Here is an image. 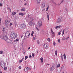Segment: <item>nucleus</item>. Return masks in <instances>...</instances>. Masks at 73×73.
I'll return each instance as SVG.
<instances>
[{"label": "nucleus", "instance_id": "ddd939ff", "mask_svg": "<svg viewBox=\"0 0 73 73\" xmlns=\"http://www.w3.org/2000/svg\"><path fill=\"white\" fill-rule=\"evenodd\" d=\"M28 68L27 67H26L25 68V72H28Z\"/></svg>", "mask_w": 73, "mask_h": 73}, {"label": "nucleus", "instance_id": "c756f323", "mask_svg": "<svg viewBox=\"0 0 73 73\" xmlns=\"http://www.w3.org/2000/svg\"><path fill=\"white\" fill-rule=\"evenodd\" d=\"M60 64H58L57 65L56 68H58V67H60Z\"/></svg>", "mask_w": 73, "mask_h": 73}, {"label": "nucleus", "instance_id": "dca6fc26", "mask_svg": "<svg viewBox=\"0 0 73 73\" xmlns=\"http://www.w3.org/2000/svg\"><path fill=\"white\" fill-rule=\"evenodd\" d=\"M61 26L59 25V26H57L56 27H55V29H57V28H60Z\"/></svg>", "mask_w": 73, "mask_h": 73}, {"label": "nucleus", "instance_id": "13d9d810", "mask_svg": "<svg viewBox=\"0 0 73 73\" xmlns=\"http://www.w3.org/2000/svg\"><path fill=\"white\" fill-rule=\"evenodd\" d=\"M1 23V18H0V23Z\"/></svg>", "mask_w": 73, "mask_h": 73}, {"label": "nucleus", "instance_id": "69168bd1", "mask_svg": "<svg viewBox=\"0 0 73 73\" xmlns=\"http://www.w3.org/2000/svg\"><path fill=\"white\" fill-rule=\"evenodd\" d=\"M27 3H25L24 5H27Z\"/></svg>", "mask_w": 73, "mask_h": 73}, {"label": "nucleus", "instance_id": "39448f33", "mask_svg": "<svg viewBox=\"0 0 73 73\" xmlns=\"http://www.w3.org/2000/svg\"><path fill=\"white\" fill-rule=\"evenodd\" d=\"M69 27L66 28L65 30H63L62 34V36L64 35V31H65V32L66 33H68V32H69Z\"/></svg>", "mask_w": 73, "mask_h": 73}, {"label": "nucleus", "instance_id": "ea45409f", "mask_svg": "<svg viewBox=\"0 0 73 73\" xmlns=\"http://www.w3.org/2000/svg\"><path fill=\"white\" fill-rule=\"evenodd\" d=\"M7 69V67H5L4 68V70H6Z\"/></svg>", "mask_w": 73, "mask_h": 73}, {"label": "nucleus", "instance_id": "bb28decb", "mask_svg": "<svg viewBox=\"0 0 73 73\" xmlns=\"http://www.w3.org/2000/svg\"><path fill=\"white\" fill-rule=\"evenodd\" d=\"M7 9H8L9 10H10V11H11V9H10V8L9 7H7Z\"/></svg>", "mask_w": 73, "mask_h": 73}, {"label": "nucleus", "instance_id": "aec40b11", "mask_svg": "<svg viewBox=\"0 0 73 73\" xmlns=\"http://www.w3.org/2000/svg\"><path fill=\"white\" fill-rule=\"evenodd\" d=\"M40 60H41V62H43V61H44V60H43V58H42V57L40 58Z\"/></svg>", "mask_w": 73, "mask_h": 73}, {"label": "nucleus", "instance_id": "0eeeda50", "mask_svg": "<svg viewBox=\"0 0 73 73\" xmlns=\"http://www.w3.org/2000/svg\"><path fill=\"white\" fill-rule=\"evenodd\" d=\"M56 67V65L54 64H53L52 66L51 67V68H50V71H52L55 69V68Z\"/></svg>", "mask_w": 73, "mask_h": 73}, {"label": "nucleus", "instance_id": "49530a36", "mask_svg": "<svg viewBox=\"0 0 73 73\" xmlns=\"http://www.w3.org/2000/svg\"><path fill=\"white\" fill-rule=\"evenodd\" d=\"M22 62V60H19V62L20 63H21V62Z\"/></svg>", "mask_w": 73, "mask_h": 73}, {"label": "nucleus", "instance_id": "8fccbe9b", "mask_svg": "<svg viewBox=\"0 0 73 73\" xmlns=\"http://www.w3.org/2000/svg\"><path fill=\"white\" fill-rule=\"evenodd\" d=\"M0 7H2V6H3V5H2V3L0 4Z\"/></svg>", "mask_w": 73, "mask_h": 73}, {"label": "nucleus", "instance_id": "1a4fd4ad", "mask_svg": "<svg viewBox=\"0 0 73 73\" xmlns=\"http://www.w3.org/2000/svg\"><path fill=\"white\" fill-rule=\"evenodd\" d=\"M5 25H8L9 24V21H8L7 19L6 20L5 22Z\"/></svg>", "mask_w": 73, "mask_h": 73}, {"label": "nucleus", "instance_id": "6e6552de", "mask_svg": "<svg viewBox=\"0 0 73 73\" xmlns=\"http://www.w3.org/2000/svg\"><path fill=\"white\" fill-rule=\"evenodd\" d=\"M21 27L23 29H25V28H26V25H25V24L24 23L21 24Z\"/></svg>", "mask_w": 73, "mask_h": 73}, {"label": "nucleus", "instance_id": "a19ab883", "mask_svg": "<svg viewBox=\"0 0 73 73\" xmlns=\"http://www.w3.org/2000/svg\"><path fill=\"white\" fill-rule=\"evenodd\" d=\"M32 56L33 57H34V56H35V54L33 53H32Z\"/></svg>", "mask_w": 73, "mask_h": 73}, {"label": "nucleus", "instance_id": "c03bdc74", "mask_svg": "<svg viewBox=\"0 0 73 73\" xmlns=\"http://www.w3.org/2000/svg\"><path fill=\"white\" fill-rule=\"evenodd\" d=\"M60 34H61V33H60V32H59L58 33V35H60Z\"/></svg>", "mask_w": 73, "mask_h": 73}, {"label": "nucleus", "instance_id": "a878e982", "mask_svg": "<svg viewBox=\"0 0 73 73\" xmlns=\"http://www.w3.org/2000/svg\"><path fill=\"white\" fill-rule=\"evenodd\" d=\"M55 55H56V56H57V51L56 50L55 51Z\"/></svg>", "mask_w": 73, "mask_h": 73}, {"label": "nucleus", "instance_id": "4468645a", "mask_svg": "<svg viewBox=\"0 0 73 73\" xmlns=\"http://www.w3.org/2000/svg\"><path fill=\"white\" fill-rule=\"evenodd\" d=\"M1 66L3 68H5V64L4 63H3V66Z\"/></svg>", "mask_w": 73, "mask_h": 73}, {"label": "nucleus", "instance_id": "b1692460", "mask_svg": "<svg viewBox=\"0 0 73 73\" xmlns=\"http://www.w3.org/2000/svg\"><path fill=\"white\" fill-rule=\"evenodd\" d=\"M28 57H29V56H25V60H27V59L28 58Z\"/></svg>", "mask_w": 73, "mask_h": 73}, {"label": "nucleus", "instance_id": "5fc2aeb1", "mask_svg": "<svg viewBox=\"0 0 73 73\" xmlns=\"http://www.w3.org/2000/svg\"><path fill=\"white\" fill-rule=\"evenodd\" d=\"M52 33L53 35H54V32H52Z\"/></svg>", "mask_w": 73, "mask_h": 73}, {"label": "nucleus", "instance_id": "f704fd0d", "mask_svg": "<svg viewBox=\"0 0 73 73\" xmlns=\"http://www.w3.org/2000/svg\"><path fill=\"white\" fill-rule=\"evenodd\" d=\"M33 37L36 38V33H35L34 34V36H33Z\"/></svg>", "mask_w": 73, "mask_h": 73}, {"label": "nucleus", "instance_id": "4be33fe9", "mask_svg": "<svg viewBox=\"0 0 73 73\" xmlns=\"http://www.w3.org/2000/svg\"><path fill=\"white\" fill-rule=\"evenodd\" d=\"M19 15H21V16H24V13H19Z\"/></svg>", "mask_w": 73, "mask_h": 73}, {"label": "nucleus", "instance_id": "5701e85b", "mask_svg": "<svg viewBox=\"0 0 73 73\" xmlns=\"http://www.w3.org/2000/svg\"><path fill=\"white\" fill-rule=\"evenodd\" d=\"M19 41V38H17V39H16V40H15L14 41L15 42H17V41Z\"/></svg>", "mask_w": 73, "mask_h": 73}, {"label": "nucleus", "instance_id": "37998d69", "mask_svg": "<svg viewBox=\"0 0 73 73\" xmlns=\"http://www.w3.org/2000/svg\"><path fill=\"white\" fill-rule=\"evenodd\" d=\"M52 3H53V4H55V5H56V3L54 2V1H52Z\"/></svg>", "mask_w": 73, "mask_h": 73}, {"label": "nucleus", "instance_id": "f8f14e48", "mask_svg": "<svg viewBox=\"0 0 73 73\" xmlns=\"http://www.w3.org/2000/svg\"><path fill=\"white\" fill-rule=\"evenodd\" d=\"M56 23L58 24L60 23H61V19L60 18H58Z\"/></svg>", "mask_w": 73, "mask_h": 73}, {"label": "nucleus", "instance_id": "4d7b16f0", "mask_svg": "<svg viewBox=\"0 0 73 73\" xmlns=\"http://www.w3.org/2000/svg\"><path fill=\"white\" fill-rule=\"evenodd\" d=\"M36 29H37L38 31H39V29H38V28L37 27H36Z\"/></svg>", "mask_w": 73, "mask_h": 73}, {"label": "nucleus", "instance_id": "0e129e2a", "mask_svg": "<svg viewBox=\"0 0 73 73\" xmlns=\"http://www.w3.org/2000/svg\"><path fill=\"white\" fill-rule=\"evenodd\" d=\"M62 58V60L63 61H64V60H63V58Z\"/></svg>", "mask_w": 73, "mask_h": 73}, {"label": "nucleus", "instance_id": "6e6d98bb", "mask_svg": "<svg viewBox=\"0 0 73 73\" xmlns=\"http://www.w3.org/2000/svg\"><path fill=\"white\" fill-rule=\"evenodd\" d=\"M60 57H61V58H62L63 56H62V54H61Z\"/></svg>", "mask_w": 73, "mask_h": 73}, {"label": "nucleus", "instance_id": "9b49d317", "mask_svg": "<svg viewBox=\"0 0 73 73\" xmlns=\"http://www.w3.org/2000/svg\"><path fill=\"white\" fill-rule=\"evenodd\" d=\"M43 46L44 49H46V48H47L48 47V44H44Z\"/></svg>", "mask_w": 73, "mask_h": 73}, {"label": "nucleus", "instance_id": "774afa93", "mask_svg": "<svg viewBox=\"0 0 73 73\" xmlns=\"http://www.w3.org/2000/svg\"><path fill=\"white\" fill-rule=\"evenodd\" d=\"M21 38H23V36H21Z\"/></svg>", "mask_w": 73, "mask_h": 73}, {"label": "nucleus", "instance_id": "2eb2a0df", "mask_svg": "<svg viewBox=\"0 0 73 73\" xmlns=\"http://www.w3.org/2000/svg\"><path fill=\"white\" fill-rule=\"evenodd\" d=\"M64 69V66H62L61 69H60V71L61 72L63 69Z\"/></svg>", "mask_w": 73, "mask_h": 73}, {"label": "nucleus", "instance_id": "c85d7f7f", "mask_svg": "<svg viewBox=\"0 0 73 73\" xmlns=\"http://www.w3.org/2000/svg\"><path fill=\"white\" fill-rule=\"evenodd\" d=\"M12 14L13 15H16V12H13Z\"/></svg>", "mask_w": 73, "mask_h": 73}, {"label": "nucleus", "instance_id": "9d476101", "mask_svg": "<svg viewBox=\"0 0 73 73\" xmlns=\"http://www.w3.org/2000/svg\"><path fill=\"white\" fill-rule=\"evenodd\" d=\"M32 21H31L29 22V25H31L32 26V25H35V23L34 22H32Z\"/></svg>", "mask_w": 73, "mask_h": 73}, {"label": "nucleus", "instance_id": "e433bc0d", "mask_svg": "<svg viewBox=\"0 0 73 73\" xmlns=\"http://www.w3.org/2000/svg\"><path fill=\"white\" fill-rule=\"evenodd\" d=\"M47 40L48 41H50V38H48V39H47Z\"/></svg>", "mask_w": 73, "mask_h": 73}, {"label": "nucleus", "instance_id": "338daca9", "mask_svg": "<svg viewBox=\"0 0 73 73\" xmlns=\"http://www.w3.org/2000/svg\"><path fill=\"white\" fill-rule=\"evenodd\" d=\"M47 65H50V64H47Z\"/></svg>", "mask_w": 73, "mask_h": 73}, {"label": "nucleus", "instance_id": "6ab92c4d", "mask_svg": "<svg viewBox=\"0 0 73 73\" xmlns=\"http://www.w3.org/2000/svg\"><path fill=\"white\" fill-rule=\"evenodd\" d=\"M42 8H44V7H45V4L43 3L42 4Z\"/></svg>", "mask_w": 73, "mask_h": 73}, {"label": "nucleus", "instance_id": "a211bd4d", "mask_svg": "<svg viewBox=\"0 0 73 73\" xmlns=\"http://www.w3.org/2000/svg\"><path fill=\"white\" fill-rule=\"evenodd\" d=\"M63 57H64V59L66 60V55H65V54H64L63 55Z\"/></svg>", "mask_w": 73, "mask_h": 73}, {"label": "nucleus", "instance_id": "e2e57ef3", "mask_svg": "<svg viewBox=\"0 0 73 73\" xmlns=\"http://www.w3.org/2000/svg\"><path fill=\"white\" fill-rule=\"evenodd\" d=\"M30 48H31V47H29L28 48V49L29 50V49H30Z\"/></svg>", "mask_w": 73, "mask_h": 73}, {"label": "nucleus", "instance_id": "393cba45", "mask_svg": "<svg viewBox=\"0 0 73 73\" xmlns=\"http://www.w3.org/2000/svg\"><path fill=\"white\" fill-rule=\"evenodd\" d=\"M41 0H36L37 2L38 3H40V1H41Z\"/></svg>", "mask_w": 73, "mask_h": 73}, {"label": "nucleus", "instance_id": "f3484780", "mask_svg": "<svg viewBox=\"0 0 73 73\" xmlns=\"http://www.w3.org/2000/svg\"><path fill=\"white\" fill-rule=\"evenodd\" d=\"M64 0H62L60 4L58 3V5H60V4H61V3H64Z\"/></svg>", "mask_w": 73, "mask_h": 73}, {"label": "nucleus", "instance_id": "423d86ee", "mask_svg": "<svg viewBox=\"0 0 73 73\" xmlns=\"http://www.w3.org/2000/svg\"><path fill=\"white\" fill-rule=\"evenodd\" d=\"M38 25L39 28H40L42 26V22L41 21H38Z\"/></svg>", "mask_w": 73, "mask_h": 73}, {"label": "nucleus", "instance_id": "cd10ccee", "mask_svg": "<svg viewBox=\"0 0 73 73\" xmlns=\"http://www.w3.org/2000/svg\"><path fill=\"white\" fill-rule=\"evenodd\" d=\"M34 33V31H33L31 33L32 37H33V36Z\"/></svg>", "mask_w": 73, "mask_h": 73}, {"label": "nucleus", "instance_id": "de8ad7c7", "mask_svg": "<svg viewBox=\"0 0 73 73\" xmlns=\"http://www.w3.org/2000/svg\"><path fill=\"white\" fill-rule=\"evenodd\" d=\"M29 58H32V56L31 55H30L29 56Z\"/></svg>", "mask_w": 73, "mask_h": 73}, {"label": "nucleus", "instance_id": "72a5a7b5", "mask_svg": "<svg viewBox=\"0 0 73 73\" xmlns=\"http://www.w3.org/2000/svg\"><path fill=\"white\" fill-rule=\"evenodd\" d=\"M30 19L31 20V21H33V20H34V18H32V17H31Z\"/></svg>", "mask_w": 73, "mask_h": 73}, {"label": "nucleus", "instance_id": "c9c22d12", "mask_svg": "<svg viewBox=\"0 0 73 73\" xmlns=\"http://www.w3.org/2000/svg\"><path fill=\"white\" fill-rule=\"evenodd\" d=\"M62 40H66V38H65V37H64L62 38Z\"/></svg>", "mask_w": 73, "mask_h": 73}, {"label": "nucleus", "instance_id": "20e7f679", "mask_svg": "<svg viewBox=\"0 0 73 73\" xmlns=\"http://www.w3.org/2000/svg\"><path fill=\"white\" fill-rule=\"evenodd\" d=\"M2 32L3 33H5V35L7 34V31L6 29V28H5V27H2L1 28Z\"/></svg>", "mask_w": 73, "mask_h": 73}, {"label": "nucleus", "instance_id": "a18cd8bd", "mask_svg": "<svg viewBox=\"0 0 73 73\" xmlns=\"http://www.w3.org/2000/svg\"><path fill=\"white\" fill-rule=\"evenodd\" d=\"M19 69H21V66H19Z\"/></svg>", "mask_w": 73, "mask_h": 73}, {"label": "nucleus", "instance_id": "f257e3e1", "mask_svg": "<svg viewBox=\"0 0 73 73\" xmlns=\"http://www.w3.org/2000/svg\"><path fill=\"white\" fill-rule=\"evenodd\" d=\"M7 34H6V35H5V33H2V34L0 36V38H1L3 39L7 42L11 44L12 42V41L11 40H10L9 38L7 36Z\"/></svg>", "mask_w": 73, "mask_h": 73}, {"label": "nucleus", "instance_id": "2f4dec72", "mask_svg": "<svg viewBox=\"0 0 73 73\" xmlns=\"http://www.w3.org/2000/svg\"><path fill=\"white\" fill-rule=\"evenodd\" d=\"M47 17L48 20H49V16L48 15H47Z\"/></svg>", "mask_w": 73, "mask_h": 73}, {"label": "nucleus", "instance_id": "603ef678", "mask_svg": "<svg viewBox=\"0 0 73 73\" xmlns=\"http://www.w3.org/2000/svg\"><path fill=\"white\" fill-rule=\"evenodd\" d=\"M58 42H60V39H59L58 40Z\"/></svg>", "mask_w": 73, "mask_h": 73}, {"label": "nucleus", "instance_id": "7ed1b4c3", "mask_svg": "<svg viewBox=\"0 0 73 73\" xmlns=\"http://www.w3.org/2000/svg\"><path fill=\"white\" fill-rule=\"evenodd\" d=\"M29 36H30V33L28 31H27L25 33L24 39H25V38H29Z\"/></svg>", "mask_w": 73, "mask_h": 73}, {"label": "nucleus", "instance_id": "58836bf2", "mask_svg": "<svg viewBox=\"0 0 73 73\" xmlns=\"http://www.w3.org/2000/svg\"><path fill=\"white\" fill-rule=\"evenodd\" d=\"M29 16H30V15H29L28 16H27V19H28V18L29 17Z\"/></svg>", "mask_w": 73, "mask_h": 73}, {"label": "nucleus", "instance_id": "7c9ffc66", "mask_svg": "<svg viewBox=\"0 0 73 73\" xmlns=\"http://www.w3.org/2000/svg\"><path fill=\"white\" fill-rule=\"evenodd\" d=\"M49 6L47 7L46 9V11H47L48 10V9H49Z\"/></svg>", "mask_w": 73, "mask_h": 73}, {"label": "nucleus", "instance_id": "09e8293b", "mask_svg": "<svg viewBox=\"0 0 73 73\" xmlns=\"http://www.w3.org/2000/svg\"><path fill=\"white\" fill-rule=\"evenodd\" d=\"M53 45H54L55 46V44H56V43L55 42H53Z\"/></svg>", "mask_w": 73, "mask_h": 73}, {"label": "nucleus", "instance_id": "864d4df0", "mask_svg": "<svg viewBox=\"0 0 73 73\" xmlns=\"http://www.w3.org/2000/svg\"><path fill=\"white\" fill-rule=\"evenodd\" d=\"M36 38L34 37L33 38V40H35V39H36Z\"/></svg>", "mask_w": 73, "mask_h": 73}, {"label": "nucleus", "instance_id": "4c0bfd02", "mask_svg": "<svg viewBox=\"0 0 73 73\" xmlns=\"http://www.w3.org/2000/svg\"><path fill=\"white\" fill-rule=\"evenodd\" d=\"M3 52L2 51H0V54H3Z\"/></svg>", "mask_w": 73, "mask_h": 73}, {"label": "nucleus", "instance_id": "680f3d73", "mask_svg": "<svg viewBox=\"0 0 73 73\" xmlns=\"http://www.w3.org/2000/svg\"><path fill=\"white\" fill-rule=\"evenodd\" d=\"M11 25H12V23H11L10 24V27H11Z\"/></svg>", "mask_w": 73, "mask_h": 73}, {"label": "nucleus", "instance_id": "3c124183", "mask_svg": "<svg viewBox=\"0 0 73 73\" xmlns=\"http://www.w3.org/2000/svg\"><path fill=\"white\" fill-rule=\"evenodd\" d=\"M66 38V40H68L69 39V37H67Z\"/></svg>", "mask_w": 73, "mask_h": 73}, {"label": "nucleus", "instance_id": "473e14b6", "mask_svg": "<svg viewBox=\"0 0 73 73\" xmlns=\"http://www.w3.org/2000/svg\"><path fill=\"white\" fill-rule=\"evenodd\" d=\"M36 42L38 44H40V41H39V40H37Z\"/></svg>", "mask_w": 73, "mask_h": 73}, {"label": "nucleus", "instance_id": "052dcab7", "mask_svg": "<svg viewBox=\"0 0 73 73\" xmlns=\"http://www.w3.org/2000/svg\"><path fill=\"white\" fill-rule=\"evenodd\" d=\"M24 60V58H23L21 60L22 61H23V60Z\"/></svg>", "mask_w": 73, "mask_h": 73}, {"label": "nucleus", "instance_id": "bf43d9fd", "mask_svg": "<svg viewBox=\"0 0 73 73\" xmlns=\"http://www.w3.org/2000/svg\"><path fill=\"white\" fill-rule=\"evenodd\" d=\"M2 64H3V62H1V65H2Z\"/></svg>", "mask_w": 73, "mask_h": 73}, {"label": "nucleus", "instance_id": "f03ea898", "mask_svg": "<svg viewBox=\"0 0 73 73\" xmlns=\"http://www.w3.org/2000/svg\"><path fill=\"white\" fill-rule=\"evenodd\" d=\"M10 36L12 39H15L17 37V34L15 32H13L11 33Z\"/></svg>", "mask_w": 73, "mask_h": 73}, {"label": "nucleus", "instance_id": "412c9836", "mask_svg": "<svg viewBox=\"0 0 73 73\" xmlns=\"http://www.w3.org/2000/svg\"><path fill=\"white\" fill-rule=\"evenodd\" d=\"M21 11H25V8H23L21 9Z\"/></svg>", "mask_w": 73, "mask_h": 73}, {"label": "nucleus", "instance_id": "79ce46f5", "mask_svg": "<svg viewBox=\"0 0 73 73\" xmlns=\"http://www.w3.org/2000/svg\"><path fill=\"white\" fill-rule=\"evenodd\" d=\"M65 9L67 12H68V9H67V8H66Z\"/></svg>", "mask_w": 73, "mask_h": 73}]
</instances>
